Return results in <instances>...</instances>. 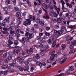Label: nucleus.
Here are the masks:
<instances>
[{
	"instance_id": "7ed1b4c3",
	"label": "nucleus",
	"mask_w": 76,
	"mask_h": 76,
	"mask_svg": "<svg viewBox=\"0 0 76 76\" xmlns=\"http://www.w3.org/2000/svg\"><path fill=\"white\" fill-rule=\"evenodd\" d=\"M32 20H35L37 23H39H39L40 20L39 18H38L35 19V16H33V18H32V20H31V21H32Z\"/></svg>"
},
{
	"instance_id": "bb28decb",
	"label": "nucleus",
	"mask_w": 76,
	"mask_h": 76,
	"mask_svg": "<svg viewBox=\"0 0 76 76\" xmlns=\"http://www.w3.org/2000/svg\"><path fill=\"white\" fill-rule=\"evenodd\" d=\"M15 66V65L14 64H9V66L10 67H13Z\"/></svg>"
},
{
	"instance_id": "412c9836",
	"label": "nucleus",
	"mask_w": 76,
	"mask_h": 76,
	"mask_svg": "<svg viewBox=\"0 0 76 76\" xmlns=\"http://www.w3.org/2000/svg\"><path fill=\"white\" fill-rule=\"evenodd\" d=\"M71 43L72 45H76V40H74V41L71 42Z\"/></svg>"
},
{
	"instance_id": "e433bc0d",
	"label": "nucleus",
	"mask_w": 76,
	"mask_h": 76,
	"mask_svg": "<svg viewBox=\"0 0 76 76\" xmlns=\"http://www.w3.org/2000/svg\"><path fill=\"white\" fill-rule=\"evenodd\" d=\"M54 28L55 29H57L59 28V26L58 25H56L54 26Z\"/></svg>"
},
{
	"instance_id": "f3484780",
	"label": "nucleus",
	"mask_w": 76,
	"mask_h": 76,
	"mask_svg": "<svg viewBox=\"0 0 76 76\" xmlns=\"http://www.w3.org/2000/svg\"><path fill=\"white\" fill-rule=\"evenodd\" d=\"M56 44H57V43H56V42H53L52 44V47L54 48V47L56 45Z\"/></svg>"
},
{
	"instance_id": "338daca9",
	"label": "nucleus",
	"mask_w": 76,
	"mask_h": 76,
	"mask_svg": "<svg viewBox=\"0 0 76 76\" xmlns=\"http://www.w3.org/2000/svg\"><path fill=\"white\" fill-rule=\"evenodd\" d=\"M41 37L40 36H37V40H39V39H41Z\"/></svg>"
},
{
	"instance_id": "bf43d9fd",
	"label": "nucleus",
	"mask_w": 76,
	"mask_h": 76,
	"mask_svg": "<svg viewBox=\"0 0 76 76\" xmlns=\"http://www.w3.org/2000/svg\"><path fill=\"white\" fill-rule=\"evenodd\" d=\"M35 57L37 59H39V58H40V56L39 55H37Z\"/></svg>"
},
{
	"instance_id": "8fccbe9b",
	"label": "nucleus",
	"mask_w": 76,
	"mask_h": 76,
	"mask_svg": "<svg viewBox=\"0 0 76 76\" xmlns=\"http://www.w3.org/2000/svg\"><path fill=\"white\" fill-rule=\"evenodd\" d=\"M10 32L11 34H12V35H14L15 34V32L14 31H11Z\"/></svg>"
},
{
	"instance_id": "37998d69",
	"label": "nucleus",
	"mask_w": 76,
	"mask_h": 76,
	"mask_svg": "<svg viewBox=\"0 0 76 76\" xmlns=\"http://www.w3.org/2000/svg\"><path fill=\"white\" fill-rule=\"evenodd\" d=\"M49 7H50V9H53V6H52L51 5H49Z\"/></svg>"
},
{
	"instance_id": "c756f323",
	"label": "nucleus",
	"mask_w": 76,
	"mask_h": 76,
	"mask_svg": "<svg viewBox=\"0 0 76 76\" xmlns=\"http://www.w3.org/2000/svg\"><path fill=\"white\" fill-rule=\"evenodd\" d=\"M11 41L10 40L8 41V42L9 44L10 45H12V44H13V42Z\"/></svg>"
},
{
	"instance_id": "ddd939ff",
	"label": "nucleus",
	"mask_w": 76,
	"mask_h": 76,
	"mask_svg": "<svg viewBox=\"0 0 76 76\" xmlns=\"http://www.w3.org/2000/svg\"><path fill=\"white\" fill-rule=\"evenodd\" d=\"M16 16L18 18H20L21 17V14H20V13L18 12L16 13Z\"/></svg>"
},
{
	"instance_id": "4468645a",
	"label": "nucleus",
	"mask_w": 76,
	"mask_h": 76,
	"mask_svg": "<svg viewBox=\"0 0 76 76\" xmlns=\"http://www.w3.org/2000/svg\"><path fill=\"white\" fill-rule=\"evenodd\" d=\"M15 48H16V49H17V50L18 51H19V52H20L21 50H22V48H21V47L16 46H15Z\"/></svg>"
},
{
	"instance_id": "680f3d73",
	"label": "nucleus",
	"mask_w": 76,
	"mask_h": 76,
	"mask_svg": "<svg viewBox=\"0 0 76 76\" xmlns=\"http://www.w3.org/2000/svg\"><path fill=\"white\" fill-rule=\"evenodd\" d=\"M29 50L32 53V52H33V49L32 48H30Z\"/></svg>"
},
{
	"instance_id": "0eeeda50",
	"label": "nucleus",
	"mask_w": 76,
	"mask_h": 76,
	"mask_svg": "<svg viewBox=\"0 0 76 76\" xmlns=\"http://www.w3.org/2000/svg\"><path fill=\"white\" fill-rule=\"evenodd\" d=\"M54 53H55V51L50 52V54H52V55L54 56V57H57V54H56L54 55Z\"/></svg>"
},
{
	"instance_id": "9d476101",
	"label": "nucleus",
	"mask_w": 76,
	"mask_h": 76,
	"mask_svg": "<svg viewBox=\"0 0 76 76\" xmlns=\"http://www.w3.org/2000/svg\"><path fill=\"white\" fill-rule=\"evenodd\" d=\"M36 64L37 65L39 66L40 67V68H41V66H42V63H41L40 61H38L36 62Z\"/></svg>"
},
{
	"instance_id": "a19ab883",
	"label": "nucleus",
	"mask_w": 76,
	"mask_h": 76,
	"mask_svg": "<svg viewBox=\"0 0 76 76\" xmlns=\"http://www.w3.org/2000/svg\"><path fill=\"white\" fill-rule=\"evenodd\" d=\"M16 59H14V60H12V64H14L15 65V64L16 63Z\"/></svg>"
},
{
	"instance_id": "20e7f679",
	"label": "nucleus",
	"mask_w": 76,
	"mask_h": 76,
	"mask_svg": "<svg viewBox=\"0 0 76 76\" xmlns=\"http://www.w3.org/2000/svg\"><path fill=\"white\" fill-rule=\"evenodd\" d=\"M27 37L29 38V39H31V38H34V34L32 33H30L28 35Z\"/></svg>"
},
{
	"instance_id": "423d86ee",
	"label": "nucleus",
	"mask_w": 76,
	"mask_h": 76,
	"mask_svg": "<svg viewBox=\"0 0 76 76\" xmlns=\"http://www.w3.org/2000/svg\"><path fill=\"white\" fill-rule=\"evenodd\" d=\"M10 17L9 16L8 17H6L5 18V19L3 20V21H6L7 22H8V23H9V22H10Z\"/></svg>"
},
{
	"instance_id": "c9c22d12",
	"label": "nucleus",
	"mask_w": 76,
	"mask_h": 76,
	"mask_svg": "<svg viewBox=\"0 0 76 76\" xmlns=\"http://www.w3.org/2000/svg\"><path fill=\"white\" fill-rule=\"evenodd\" d=\"M57 21L58 23H61V19L59 18H58Z\"/></svg>"
},
{
	"instance_id": "69168bd1",
	"label": "nucleus",
	"mask_w": 76,
	"mask_h": 76,
	"mask_svg": "<svg viewBox=\"0 0 76 76\" xmlns=\"http://www.w3.org/2000/svg\"><path fill=\"white\" fill-rule=\"evenodd\" d=\"M4 10L5 11L7 10V7H5L3 8Z\"/></svg>"
},
{
	"instance_id": "3c124183",
	"label": "nucleus",
	"mask_w": 76,
	"mask_h": 76,
	"mask_svg": "<svg viewBox=\"0 0 76 76\" xmlns=\"http://www.w3.org/2000/svg\"><path fill=\"white\" fill-rule=\"evenodd\" d=\"M26 53H27L28 54H32L31 52L29 50H26Z\"/></svg>"
},
{
	"instance_id": "f03ea898",
	"label": "nucleus",
	"mask_w": 76,
	"mask_h": 76,
	"mask_svg": "<svg viewBox=\"0 0 76 76\" xmlns=\"http://www.w3.org/2000/svg\"><path fill=\"white\" fill-rule=\"evenodd\" d=\"M28 17L30 18V19H26V21H24L23 23V25L26 26H27V25H29L31 24V19L32 18V15H29Z\"/></svg>"
},
{
	"instance_id": "a878e982",
	"label": "nucleus",
	"mask_w": 76,
	"mask_h": 76,
	"mask_svg": "<svg viewBox=\"0 0 76 76\" xmlns=\"http://www.w3.org/2000/svg\"><path fill=\"white\" fill-rule=\"evenodd\" d=\"M74 45L72 44L70 45L69 48L70 49H73L74 48Z\"/></svg>"
},
{
	"instance_id": "aec40b11",
	"label": "nucleus",
	"mask_w": 76,
	"mask_h": 76,
	"mask_svg": "<svg viewBox=\"0 0 76 76\" xmlns=\"http://www.w3.org/2000/svg\"><path fill=\"white\" fill-rule=\"evenodd\" d=\"M29 69V66H26L25 67L24 70L25 71H28Z\"/></svg>"
},
{
	"instance_id": "58836bf2",
	"label": "nucleus",
	"mask_w": 76,
	"mask_h": 76,
	"mask_svg": "<svg viewBox=\"0 0 76 76\" xmlns=\"http://www.w3.org/2000/svg\"><path fill=\"white\" fill-rule=\"evenodd\" d=\"M24 60V59H21L19 61V63L20 64H21V63H22V62H23V61Z\"/></svg>"
},
{
	"instance_id": "0e129e2a",
	"label": "nucleus",
	"mask_w": 76,
	"mask_h": 76,
	"mask_svg": "<svg viewBox=\"0 0 76 76\" xmlns=\"http://www.w3.org/2000/svg\"><path fill=\"white\" fill-rule=\"evenodd\" d=\"M52 20L53 21V22H57V20L54 18H52Z\"/></svg>"
},
{
	"instance_id": "e2e57ef3",
	"label": "nucleus",
	"mask_w": 76,
	"mask_h": 76,
	"mask_svg": "<svg viewBox=\"0 0 76 76\" xmlns=\"http://www.w3.org/2000/svg\"><path fill=\"white\" fill-rule=\"evenodd\" d=\"M46 29L47 30V31H49V30H50V27H47L46 28Z\"/></svg>"
},
{
	"instance_id": "2eb2a0df",
	"label": "nucleus",
	"mask_w": 76,
	"mask_h": 76,
	"mask_svg": "<svg viewBox=\"0 0 76 76\" xmlns=\"http://www.w3.org/2000/svg\"><path fill=\"white\" fill-rule=\"evenodd\" d=\"M42 6L46 9H48V5L46 4L45 3H43Z\"/></svg>"
},
{
	"instance_id": "603ef678",
	"label": "nucleus",
	"mask_w": 76,
	"mask_h": 76,
	"mask_svg": "<svg viewBox=\"0 0 76 76\" xmlns=\"http://www.w3.org/2000/svg\"><path fill=\"white\" fill-rule=\"evenodd\" d=\"M24 63L26 65H28V64H29V63L28 61H25L24 62Z\"/></svg>"
},
{
	"instance_id": "c85d7f7f",
	"label": "nucleus",
	"mask_w": 76,
	"mask_h": 76,
	"mask_svg": "<svg viewBox=\"0 0 76 76\" xmlns=\"http://www.w3.org/2000/svg\"><path fill=\"white\" fill-rule=\"evenodd\" d=\"M14 44L15 45H17L18 44H19V42H18V40H16L14 41Z\"/></svg>"
},
{
	"instance_id": "de8ad7c7",
	"label": "nucleus",
	"mask_w": 76,
	"mask_h": 76,
	"mask_svg": "<svg viewBox=\"0 0 76 76\" xmlns=\"http://www.w3.org/2000/svg\"><path fill=\"white\" fill-rule=\"evenodd\" d=\"M39 23L42 26H43V25H44V22L43 21H40Z\"/></svg>"
},
{
	"instance_id": "6e6d98bb",
	"label": "nucleus",
	"mask_w": 76,
	"mask_h": 76,
	"mask_svg": "<svg viewBox=\"0 0 76 76\" xmlns=\"http://www.w3.org/2000/svg\"><path fill=\"white\" fill-rule=\"evenodd\" d=\"M3 57L4 58H6L7 57V53H4L3 55Z\"/></svg>"
},
{
	"instance_id": "6ab92c4d",
	"label": "nucleus",
	"mask_w": 76,
	"mask_h": 76,
	"mask_svg": "<svg viewBox=\"0 0 76 76\" xmlns=\"http://www.w3.org/2000/svg\"><path fill=\"white\" fill-rule=\"evenodd\" d=\"M61 48H62V49L63 50H64L65 49V48H66V45L65 44H62L61 46Z\"/></svg>"
},
{
	"instance_id": "f704fd0d",
	"label": "nucleus",
	"mask_w": 76,
	"mask_h": 76,
	"mask_svg": "<svg viewBox=\"0 0 76 76\" xmlns=\"http://www.w3.org/2000/svg\"><path fill=\"white\" fill-rule=\"evenodd\" d=\"M54 12H50L49 13V15L50 16H54Z\"/></svg>"
},
{
	"instance_id": "a211bd4d",
	"label": "nucleus",
	"mask_w": 76,
	"mask_h": 76,
	"mask_svg": "<svg viewBox=\"0 0 76 76\" xmlns=\"http://www.w3.org/2000/svg\"><path fill=\"white\" fill-rule=\"evenodd\" d=\"M66 5L67 6V7L69 6V8H72V5L71 4H69V3H67L66 4Z\"/></svg>"
},
{
	"instance_id": "4d7b16f0",
	"label": "nucleus",
	"mask_w": 76,
	"mask_h": 76,
	"mask_svg": "<svg viewBox=\"0 0 76 76\" xmlns=\"http://www.w3.org/2000/svg\"><path fill=\"white\" fill-rule=\"evenodd\" d=\"M68 28H71V29H72L73 28V26H68Z\"/></svg>"
},
{
	"instance_id": "13d9d810",
	"label": "nucleus",
	"mask_w": 76,
	"mask_h": 76,
	"mask_svg": "<svg viewBox=\"0 0 76 76\" xmlns=\"http://www.w3.org/2000/svg\"><path fill=\"white\" fill-rule=\"evenodd\" d=\"M6 68H7L6 66H2V68L3 69H6Z\"/></svg>"
},
{
	"instance_id": "79ce46f5",
	"label": "nucleus",
	"mask_w": 76,
	"mask_h": 76,
	"mask_svg": "<svg viewBox=\"0 0 76 76\" xmlns=\"http://www.w3.org/2000/svg\"><path fill=\"white\" fill-rule=\"evenodd\" d=\"M15 28L16 29H18L19 28V26L18 25H17L15 26Z\"/></svg>"
},
{
	"instance_id": "f8f14e48",
	"label": "nucleus",
	"mask_w": 76,
	"mask_h": 76,
	"mask_svg": "<svg viewBox=\"0 0 76 76\" xmlns=\"http://www.w3.org/2000/svg\"><path fill=\"white\" fill-rule=\"evenodd\" d=\"M9 40L10 41H12L13 39V36L12 35H10L9 36Z\"/></svg>"
},
{
	"instance_id": "a18cd8bd",
	"label": "nucleus",
	"mask_w": 76,
	"mask_h": 76,
	"mask_svg": "<svg viewBox=\"0 0 76 76\" xmlns=\"http://www.w3.org/2000/svg\"><path fill=\"white\" fill-rule=\"evenodd\" d=\"M33 60H34V61H37V60H38L37 58H36V56L33 58Z\"/></svg>"
},
{
	"instance_id": "6e6552de",
	"label": "nucleus",
	"mask_w": 76,
	"mask_h": 76,
	"mask_svg": "<svg viewBox=\"0 0 76 76\" xmlns=\"http://www.w3.org/2000/svg\"><path fill=\"white\" fill-rule=\"evenodd\" d=\"M49 55H51L50 57V60H51L52 61H54V56H53V54H51V53H50Z\"/></svg>"
},
{
	"instance_id": "1a4fd4ad",
	"label": "nucleus",
	"mask_w": 76,
	"mask_h": 76,
	"mask_svg": "<svg viewBox=\"0 0 76 76\" xmlns=\"http://www.w3.org/2000/svg\"><path fill=\"white\" fill-rule=\"evenodd\" d=\"M18 50H16V49H15L14 51H13V53L15 55L17 56L18 54Z\"/></svg>"
},
{
	"instance_id": "393cba45",
	"label": "nucleus",
	"mask_w": 76,
	"mask_h": 76,
	"mask_svg": "<svg viewBox=\"0 0 76 76\" xmlns=\"http://www.w3.org/2000/svg\"><path fill=\"white\" fill-rule=\"evenodd\" d=\"M5 3L6 4H9L10 3V2L9 0H7L6 1Z\"/></svg>"
},
{
	"instance_id": "09e8293b",
	"label": "nucleus",
	"mask_w": 76,
	"mask_h": 76,
	"mask_svg": "<svg viewBox=\"0 0 76 76\" xmlns=\"http://www.w3.org/2000/svg\"><path fill=\"white\" fill-rule=\"evenodd\" d=\"M63 33V31H58V34H59V35H61V34H62Z\"/></svg>"
},
{
	"instance_id": "f257e3e1",
	"label": "nucleus",
	"mask_w": 76,
	"mask_h": 76,
	"mask_svg": "<svg viewBox=\"0 0 76 76\" xmlns=\"http://www.w3.org/2000/svg\"><path fill=\"white\" fill-rule=\"evenodd\" d=\"M68 58H69V56H66L64 58H61L60 61H58L57 59H56L55 62H53V66H54L55 64H56L57 63H60L61 64L62 63H63L64 62H65L66 61V60H68Z\"/></svg>"
},
{
	"instance_id": "052dcab7",
	"label": "nucleus",
	"mask_w": 76,
	"mask_h": 76,
	"mask_svg": "<svg viewBox=\"0 0 76 76\" xmlns=\"http://www.w3.org/2000/svg\"><path fill=\"white\" fill-rule=\"evenodd\" d=\"M70 71H71L69 69H68L67 71H66V73H69L70 72Z\"/></svg>"
},
{
	"instance_id": "7c9ffc66",
	"label": "nucleus",
	"mask_w": 76,
	"mask_h": 76,
	"mask_svg": "<svg viewBox=\"0 0 76 76\" xmlns=\"http://www.w3.org/2000/svg\"><path fill=\"white\" fill-rule=\"evenodd\" d=\"M7 58L9 60H11L12 59V57L11 56H8Z\"/></svg>"
},
{
	"instance_id": "5fc2aeb1",
	"label": "nucleus",
	"mask_w": 76,
	"mask_h": 76,
	"mask_svg": "<svg viewBox=\"0 0 76 76\" xmlns=\"http://www.w3.org/2000/svg\"><path fill=\"white\" fill-rule=\"evenodd\" d=\"M48 44H51V39H49L48 40Z\"/></svg>"
},
{
	"instance_id": "2f4dec72",
	"label": "nucleus",
	"mask_w": 76,
	"mask_h": 76,
	"mask_svg": "<svg viewBox=\"0 0 76 76\" xmlns=\"http://www.w3.org/2000/svg\"><path fill=\"white\" fill-rule=\"evenodd\" d=\"M61 31H63V32L64 31V30L65 29V27L64 26H63L61 27Z\"/></svg>"
},
{
	"instance_id": "9b49d317",
	"label": "nucleus",
	"mask_w": 76,
	"mask_h": 76,
	"mask_svg": "<svg viewBox=\"0 0 76 76\" xmlns=\"http://www.w3.org/2000/svg\"><path fill=\"white\" fill-rule=\"evenodd\" d=\"M20 42H21L23 44L25 42V37H23L21 40H20Z\"/></svg>"
},
{
	"instance_id": "dca6fc26",
	"label": "nucleus",
	"mask_w": 76,
	"mask_h": 76,
	"mask_svg": "<svg viewBox=\"0 0 76 76\" xmlns=\"http://www.w3.org/2000/svg\"><path fill=\"white\" fill-rule=\"evenodd\" d=\"M0 24L2 26H4V27L6 26V23L4 22H2V23H1V22H0Z\"/></svg>"
},
{
	"instance_id": "ea45409f",
	"label": "nucleus",
	"mask_w": 76,
	"mask_h": 76,
	"mask_svg": "<svg viewBox=\"0 0 76 76\" xmlns=\"http://www.w3.org/2000/svg\"><path fill=\"white\" fill-rule=\"evenodd\" d=\"M29 37H26V38H25V41L26 42H29Z\"/></svg>"
},
{
	"instance_id": "864d4df0",
	"label": "nucleus",
	"mask_w": 76,
	"mask_h": 76,
	"mask_svg": "<svg viewBox=\"0 0 76 76\" xmlns=\"http://www.w3.org/2000/svg\"><path fill=\"white\" fill-rule=\"evenodd\" d=\"M34 26L35 28H37L38 27V24H35L34 25Z\"/></svg>"
},
{
	"instance_id": "72a5a7b5",
	"label": "nucleus",
	"mask_w": 76,
	"mask_h": 76,
	"mask_svg": "<svg viewBox=\"0 0 76 76\" xmlns=\"http://www.w3.org/2000/svg\"><path fill=\"white\" fill-rule=\"evenodd\" d=\"M18 21L19 22H22V19L20 18V17H19L18 19Z\"/></svg>"
},
{
	"instance_id": "cd10ccee",
	"label": "nucleus",
	"mask_w": 76,
	"mask_h": 76,
	"mask_svg": "<svg viewBox=\"0 0 76 76\" xmlns=\"http://www.w3.org/2000/svg\"><path fill=\"white\" fill-rule=\"evenodd\" d=\"M75 52V50H71L69 52L70 54H71L72 53H74Z\"/></svg>"
},
{
	"instance_id": "4c0bfd02",
	"label": "nucleus",
	"mask_w": 76,
	"mask_h": 76,
	"mask_svg": "<svg viewBox=\"0 0 76 76\" xmlns=\"http://www.w3.org/2000/svg\"><path fill=\"white\" fill-rule=\"evenodd\" d=\"M52 62H53V61H51V60L50 59V60H47V63H51Z\"/></svg>"
},
{
	"instance_id": "b1692460",
	"label": "nucleus",
	"mask_w": 76,
	"mask_h": 76,
	"mask_svg": "<svg viewBox=\"0 0 76 76\" xmlns=\"http://www.w3.org/2000/svg\"><path fill=\"white\" fill-rule=\"evenodd\" d=\"M14 9L15 11H17L18 12L19 11V9L17 7H15Z\"/></svg>"
},
{
	"instance_id": "473e14b6",
	"label": "nucleus",
	"mask_w": 76,
	"mask_h": 76,
	"mask_svg": "<svg viewBox=\"0 0 76 76\" xmlns=\"http://www.w3.org/2000/svg\"><path fill=\"white\" fill-rule=\"evenodd\" d=\"M48 48L49 47L48 46H46L45 47V50H44V51H46V50H48Z\"/></svg>"
},
{
	"instance_id": "4be33fe9",
	"label": "nucleus",
	"mask_w": 76,
	"mask_h": 76,
	"mask_svg": "<svg viewBox=\"0 0 76 76\" xmlns=\"http://www.w3.org/2000/svg\"><path fill=\"white\" fill-rule=\"evenodd\" d=\"M69 69L71 70V71H73L74 70V68L73 66H69Z\"/></svg>"
},
{
	"instance_id": "49530a36",
	"label": "nucleus",
	"mask_w": 76,
	"mask_h": 76,
	"mask_svg": "<svg viewBox=\"0 0 76 76\" xmlns=\"http://www.w3.org/2000/svg\"><path fill=\"white\" fill-rule=\"evenodd\" d=\"M7 47H9V48H10L11 47V46H10V44H7L5 45Z\"/></svg>"
},
{
	"instance_id": "39448f33",
	"label": "nucleus",
	"mask_w": 76,
	"mask_h": 76,
	"mask_svg": "<svg viewBox=\"0 0 76 76\" xmlns=\"http://www.w3.org/2000/svg\"><path fill=\"white\" fill-rule=\"evenodd\" d=\"M66 41H72L73 39V38H71L70 36L69 35H68L66 36Z\"/></svg>"
},
{
	"instance_id": "c03bdc74",
	"label": "nucleus",
	"mask_w": 76,
	"mask_h": 76,
	"mask_svg": "<svg viewBox=\"0 0 76 76\" xmlns=\"http://www.w3.org/2000/svg\"><path fill=\"white\" fill-rule=\"evenodd\" d=\"M27 60L28 61V62H31L32 60V58H29L27 59Z\"/></svg>"
},
{
	"instance_id": "774afa93",
	"label": "nucleus",
	"mask_w": 76,
	"mask_h": 76,
	"mask_svg": "<svg viewBox=\"0 0 76 76\" xmlns=\"http://www.w3.org/2000/svg\"><path fill=\"white\" fill-rule=\"evenodd\" d=\"M25 53L26 52L25 51H22V55H23V56H25Z\"/></svg>"
},
{
	"instance_id": "5701e85b",
	"label": "nucleus",
	"mask_w": 76,
	"mask_h": 76,
	"mask_svg": "<svg viewBox=\"0 0 76 76\" xmlns=\"http://www.w3.org/2000/svg\"><path fill=\"white\" fill-rule=\"evenodd\" d=\"M19 4L20 6H21V8H23V7H25V6L22 4V3H19Z\"/></svg>"
}]
</instances>
